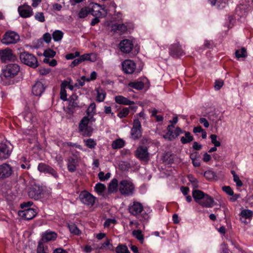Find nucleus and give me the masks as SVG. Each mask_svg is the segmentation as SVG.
<instances>
[{
  "mask_svg": "<svg viewBox=\"0 0 253 253\" xmlns=\"http://www.w3.org/2000/svg\"><path fill=\"white\" fill-rule=\"evenodd\" d=\"M119 191L121 194L125 196H132L135 191L133 183L128 180H123L119 184Z\"/></svg>",
  "mask_w": 253,
  "mask_h": 253,
  "instance_id": "obj_1",
  "label": "nucleus"
},
{
  "mask_svg": "<svg viewBox=\"0 0 253 253\" xmlns=\"http://www.w3.org/2000/svg\"><path fill=\"white\" fill-rule=\"evenodd\" d=\"M21 61L30 67L36 68L39 66L37 58L33 54L28 52H23L20 54Z\"/></svg>",
  "mask_w": 253,
  "mask_h": 253,
  "instance_id": "obj_2",
  "label": "nucleus"
},
{
  "mask_svg": "<svg viewBox=\"0 0 253 253\" xmlns=\"http://www.w3.org/2000/svg\"><path fill=\"white\" fill-rule=\"evenodd\" d=\"M89 123L88 116L84 117L79 123V130L84 136L89 137L92 134L93 128L88 126Z\"/></svg>",
  "mask_w": 253,
  "mask_h": 253,
  "instance_id": "obj_3",
  "label": "nucleus"
},
{
  "mask_svg": "<svg viewBox=\"0 0 253 253\" xmlns=\"http://www.w3.org/2000/svg\"><path fill=\"white\" fill-rule=\"evenodd\" d=\"M20 66L16 63H10L6 65L2 69L3 76L7 79H11L18 75Z\"/></svg>",
  "mask_w": 253,
  "mask_h": 253,
  "instance_id": "obj_4",
  "label": "nucleus"
},
{
  "mask_svg": "<svg viewBox=\"0 0 253 253\" xmlns=\"http://www.w3.org/2000/svg\"><path fill=\"white\" fill-rule=\"evenodd\" d=\"M96 199V197L86 191L81 192L79 195V199L81 203L89 207L94 206Z\"/></svg>",
  "mask_w": 253,
  "mask_h": 253,
  "instance_id": "obj_5",
  "label": "nucleus"
},
{
  "mask_svg": "<svg viewBox=\"0 0 253 253\" xmlns=\"http://www.w3.org/2000/svg\"><path fill=\"white\" fill-rule=\"evenodd\" d=\"M142 129L140 121L137 119L133 120L130 131L131 137L134 140L138 139L142 136Z\"/></svg>",
  "mask_w": 253,
  "mask_h": 253,
  "instance_id": "obj_6",
  "label": "nucleus"
},
{
  "mask_svg": "<svg viewBox=\"0 0 253 253\" xmlns=\"http://www.w3.org/2000/svg\"><path fill=\"white\" fill-rule=\"evenodd\" d=\"M89 6L90 13L95 17H104L107 13V10L97 3H91Z\"/></svg>",
  "mask_w": 253,
  "mask_h": 253,
  "instance_id": "obj_7",
  "label": "nucleus"
},
{
  "mask_svg": "<svg viewBox=\"0 0 253 253\" xmlns=\"http://www.w3.org/2000/svg\"><path fill=\"white\" fill-rule=\"evenodd\" d=\"M135 155L141 161L147 162L150 160V154L145 146H139L135 152Z\"/></svg>",
  "mask_w": 253,
  "mask_h": 253,
  "instance_id": "obj_8",
  "label": "nucleus"
},
{
  "mask_svg": "<svg viewBox=\"0 0 253 253\" xmlns=\"http://www.w3.org/2000/svg\"><path fill=\"white\" fill-rule=\"evenodd\" d=\"M20 40V36L17 33H5L1 40L2 43L8 45L17 42Z\"/></svg>",
  "mask_w": 253,
  "mask_h": 253,
  "instance_id": "obj_9",
  "label": "nucleus"
},
{
  "mask_svg": "<svg viewBox=\"0 0 253 253\" xmlns=\"http://www.w3.org/2000/svg\"><path fill=\"white\" fill-rule=\"evenodd\" d=\"M13 172V168L10 165L4 163L0 165V179L10 177Z\"/></svg>",
  "mask_w": 253,
  "mask_h": 253,
  "instance_id": "obj_10",
  "label": "nucleus"
},
{
  "mask_svg": "<svg viewBox=\"0 0 253 253\" xmlns=\"http://www.w3.org/2000/svg\"><path fill=\"white\" fill-rule=\"evenodd\" d=\"M57 237V234L55 232L47 230L42 233V238L39 242L38 244L42 243L43 245V243L55 241Z\"/></svg>",
  "mask_w": 253,
  "mask_h": 253,
  "instance_id": "obj_11",
  "label": "nucleus"
},
{
  "mask_svg": "<svg viewBox=\"0 0 253 253\" xmlns=\"http://www.w3.org/2000/svg\"><path fill=\"white\" fill-rule=\"evenodd\" d=\"M38 169L41 172L50 174L56 178H58V173L56 170L50 166L44 163H40L38 167Z\"/></svg>",
  "mask_w": 253,
  "mask_h": 253,
  "instance_id": "obj_12",
  "label": "nucleus"
},
{
  "mask_svg": "<svg viewBox=\"0 0 253 253\" xmlns=\"http://www.w3.org/2000/svg\"><path fill=\"white\" fill-rule=\"evenodd\" d=\"M122 65L124 72L128 74H132L136 69L135 63L131 60H125Z\"/></svg>",
  "mask_w": 253,
  "mask_h": 253,
  "instance_id": "obj_13",
  "label": "nucleus"
},
{
  "mask_svg": "<svg viewBox=\"0 0 253 253\" xmlns=\"http://www.w3.org/2000/svg\"><path fill=\"white\" fill-rule=\"evenodd\" d=\"M143 210L142 205L138 202H134L130 204L128 207V211L129 213L134 216L140 214Z\"/></svg>",
  "mask_w": 253,
  "mask_h": 253,
  "instance_id": "obj_14",
  "label": "nucleus"
},
{
  "mask_svg": "<svg viewBox=\"0 0 253 253\" xmlns=\"http://www.w3.org/2000/svg\"><path fill=\"white\" fill-rule=\"evenodd\" d=\"M19 15L23 18L30 17L33 14L31 7L27 4L20 5L18 8Z\"/></svg>",
  "mask_w": 253,
  "mask_h": 253,
  "instance_id": "obj_15",
  "label": "nucleus"
},
{
  "mask_svg": "<svg viewBox=\"0 0 253 253\" xmlns=\"http://www.w3.org/2000/svg\"><path fill=\"white\" fill-rule=\"evenodd\" d=\"M133 47V44L129 40L126 39L122 41L119 44V48L121 51L124 53H129Z\"/></svg>",
  "mask_w": 253,
  "mask_h": 253,
  "instance_id": "obj_16",
  "label": "nucleus"
},
{
  "mask_svg": "<svg viewBox=\"0 0 253 253\" xmlns=\"http://www.w3.org/2000/svg\"><path fill=\"white\" fill-rule=\"evenodd\" d=\"M14 59V56L10 49L7 48L0 50V60L2 62H6L7 61L12 60Z\"/></svg>",
  "mask_w": 253,
  "mask_h": 253,
  "instance_id": "obj_17",
  "label": "nucleus"
},
{
  "mask_svg": "<svg viewBox=\"0 0 253 253\" xmlns=\"http://www.w3.org/2000/svg\"><path fill=\"white\" fill-rule=\"evenodd\" d=\"M169 49L170 55L173 57H177L184 54V51L178 43L172 44Z\"/></svg>",
  "mask_w": 253,
  "mask_h": 253,
  "instance_id": "obj_18",
  "label": "nucleus"
},
{
  "mask_svg": "<svg viewBox=\"0 0 253 253\" xmlns=\"http://www.w3.org/2000/svg\"><path fill=\"white\" fill-rule=\"evenodd\" d=\"M42 192V189L38 185H33L29 189L28 191L29 196L35 200H38Z\"/></svg>",
  "mask_w": 253,
  "mask_h": 253,
  "instance_id": "obj_19",
  "label": "nucleus"
},
{
  "mask_svg": "<svg viewBox=\"0 0 253 253\" xmlns=\"http://www.w3.org/2000/svg\"><path fill=\"white\" fill-rule=\"evenodd\" d=\"M11 150L4 143H0V160L7 159L10 156Z\"/></svg>",
  "mask_w": 253,
  "mask_h": 253,
  "instance_id": "obj_20",
  "label": "nucleus"
},
{
  "mask_svg": "<svg viewBox=\"0 0 253 253\" xmlns=\"http://www.w3.org/2000/svg\"><path fill=\"white\" fill-rule=\"evenodd\" d=\"M19 215L24 218L26 220H31L35 217L36 215V212L35 210L32 208H28L23 211H21L19 213Z\"/></svg>",
  "mask_w": 253,
  "mask_h": 253,
  "instance_id": "obj_21",
  "label": "nucleus"
},
{
  "mask_svg": "<svg viewBox=\"0 0 253 253\" xmlns=\"http://www.w3.org/2000/svg\"><path fill=\"white\" fill-rule=\"evenodd\" d=\"M45 87L43 84L40 82H37L32 87V93L35 96H41L44 92Z\"/></svg>",
  "mask_w": 253,
  "mask_h": 253,
  "instance_id": "obj_22",
  "label": "nucleus"
},
{
  "mask_svg": "<svg viewBox=\"0 0 253 253\" xmlns=\"http://www.w3.org/2000/svg\"><path fill=\"white\" fill-rule=\"evenodd\" d=\"M132 25L129 24L126 25L124 24H114L112 26V31L113 32H116L117 31L120 32H126L131 29Z\"/></svg>",
  "mask_w": 253,
  "mask_h": 253,
  "instance_id": "obj_23",
  "label": "nucleus"
},
{
  "mask_svg": "<svg viewBox=\"0 0 253 253\" xmlns=\"http://www.w3.org/2000/svg\"><path fill=\"white\" fill-rule=\"evenodd\" d=\"M200 202V205L206 208H211L213 206V198L207 194L205 195L204 198Z\"/></svg>",
  "mask_w": 253,
  "mask_h": 253,
  "instance_id": "obj_24",
  "label": "nucleus"
},
{
  "mask_svg": "<svg viewBox=\"0 0 253 253\" xmlns=\"http://www.w3.org/2000/svg\"><path fill=\"white\" fill-rule=\"evenodd\" d=\"M115 100L116 103L121 105H131L134 104L133 101L130 100L127 98L122 95L116 96L115 98Z\"/></svg>",
  "mask_w": 253,
  "mask_h": 253,
  "instance_id": "obj_25",
  "label": "nucleus"
},
{
  "mask_svg": "<svg viewBox=\"0 0 253 253\" xmlns=\"http://www.w3.org/2000/svg\"><path fill=\"white\" fill-rule=\"evenodd\" d=\"M67 165L68 170L71 172H73L76 170L78 161L73 157H69L68 159Z\"/></svg>",
  "mask_w": 253,
  "mask_h": 253,
  "instance_id": "obj_26",
  "label": "nucleus"
},
{
  "mask_svg": "<svg viewBox=\"0 0 253 253\" xmlns=\"http://www.w3.org/2000/svg\"><path fill=\"white\" fill-rule=\"evenodd\" d=\"M205 194L203 191L197 189L193 190L192 192V196L194 200L199 204L201 202L200 201L204 198Z\"/></svg>",
  "mask_w": 253,
  "mask_h": 253,
  "instance_id": "obj_27",
  "label": "nucleus"
},
{
  "mask_svg": "<svg viewBox=\"0 0 253 253\" xmlns=\"http://www.w3.org/2000/svg\"><path fill=\"white\" fill-rule=\"evenodd\" d=\"M137 108V106H129V107L123 108L118 113V116L121 119L125 118L128 115L130 109L135 111Z\"/></svg>",
  "mask_w": 253,
  "mask_h": 253,
  "instance_id": "obj_28",
  "label": "nucleus"
},
{
  "mask_svg": "<svg viewBox=\"0 0 253 253\" xmlns=\"http://www.w3.org/2000/svg\"><path fill=\"white\" fill-rule=\"evenodd\" d=\"M119 184L118 181L116 178L113 179L108 185V192L110 193L117 192L118 188H119Z\"/></svg>",
  "mask_w": 253,
  "mask_h": 253,
  "instance_id": "obj_29",
  "label": "nucleus"
},
{
  "mask_svg": "<svg viewBox=\"0 0 253 253\" xmlns=\"http://www.w3.org/2000/svg\"><path fill=\"white\" fill-rule=\"evenodd\" d=\"M185 134L184 136H182L180 138L181 142L183 144H185L191 142L194 140L193 136L191 135V133L189 131H184Z\"/></svg>",
  "mask_w": 253,
  "mask_h": 253,
  "instance_id": "obj_30",
  "label": "nucleus"
},
{
  "mask_svg": "<svg viewBox=\"0 0 253 253\" xmlns=\"http://www.w3.org/2000/svg\"><path fill=\"white\" fill-rule=\"evenodd\" d=\"M128 85L129 87L131 88H134L138 90H140L143 88L144 84L142 82L139 81L130 82L128 84Z\"/></svg>",
  "mask_w": 253,
  "mask_h": 253,
  "instance_id": "obj_31",
  "label": "nucleus"
},
{
  "mask_svg": "<svg viewBox=\"0 0 253 253\" xmlns=\"http://www.w3.org/2000/svg\"><path fill=\"white\" fill-rule=\"evenodd\" d=\"M244 8L243 5L239 6L236 8L235 18H237L239 17L241 18L242 17L246 16L247 12L245 10H243Z\"/></svg>",
  "mask_w": 253,
  "mask_h": 253,
  "instance_id": "obj_32",
  "label": "nucleus"
},
{
  "mask_svg": "<svg viewBox=\"0 0 253 253\" xmlns=\"http://www.w3.org/2000/svg\"><path fill=\"white\" fill-rule=\"evenodd\" d=\"M125 142L122 139H117L113 141L112 147L114 149H118L123 148L125 145Z\"/></svg>",
  "mask_w": 253,
  "mask_h": 253,
  "instance_id": "obj_33",
  "label": "nucleus"
},
{
  "mask_svg": "<svg viewBox=\"0 0 253 253\" xmlns=\"http://www.w3.org/2000/svg\"><path fill=\"white\" fill-rule=\"evenodd\" d=\"M82 60V62L84 61H90L91 62H94L96 59V55L93 53L84 54L80 56Z\"/></svg>",
  "mask_w": 253,
  "mask_h": 253,
  "instance_id": "obj_34",
  "label": "nucleus"
},
{
  "mask_svg": "<svg viewBox=\"0 0 253 253\" xmlns=\"http://www.w3.org/2000/svg\"><path fill=\"white\" fill-rule=\"evenodd\" d=\"M78 99V96L76 94H72L70 96L68 99L69 102V106L73 108L78 107L79 106L77 102Z\"/></svg>",
  "mask_w": 253,
  "mask_h": 253,
  "instance_id": "obj_35",
  "label": "nucleus"
},
{
  "mask_svg": "<svg viewBox=\"0 0 253 253\" xmlns=\"http://www.w3.org/2000/svg\"><path fill=\"white\" fill-rule=\"evenodd\" d=\"M132 235L136 238L141 243L144 241V236L140 230H135L132 232Z\"/></svg>",
  "mask_w": 253,
  "mask_h": 253,
  "instance_id": "obj_36",
  "label": "nucleus"
},
{
  "mask_svg": "<svg viewBox=\"0 0 253 253\" xmlns=\"http://www.w3.org/2000/svg\"><path fill=\"white\" fill-rule=\"evenodd\" d=\"M90 13L89 6H87L82 8L78 13L79 18H83L86 17Z\"/></svg>",
  "mask_w": 253,
  "mask_h": 253,
  "instance_id": "obj_37",
  "label": "nucleus"
},
{
  "mask_svg": "<svg viewBox=\"0 0 253 253\" xmlns=\"http://www.w3.org/2000/svg\"><path fill=\"white\" fill-rule=\"evenodd\" d=\"M212 5L223 7L228 0H209Z\"/></svg>",
  "mask_w": 253,
  "mask_h": 253,
  "instance_id": "obj_38",
  "label": "nucleus"
},
{
  "mask_svg": "<svg viewBox=\"0 0 253 253\" xmlns=\"http://www.w3.org/2000/svg\"><path fill=\"white\" fill-rule=\"evenodd\" d=\"M106 189V186L104 184L101 183H97L94 186L95 191L99 194L101 195Z\"/></svg>",
  "mask_w": 253,
  "mask_h": 253,
  "instance_id": "obj_39",
  "label": "nucleus"
},
{
  "mask_svg": "<svg viewBox=\"0 0 253 253\" xmlns=\"http://www.w3.org/2000/svg\"><path fill=\"white\" fill-rule=\"evenodd\" d=\"M235 55L237 58H245L247 56V50L245 47H242L241 50L235 51Z\"/></svg>",
  "mask_w": 253,
  "mask_h": 253,
  "instance_id": "obj_40",
  "label": "nucleus"
},
{
  "mask_svg": "<svg viewBox=\"0 0 253 253\" xmlns=\"http://www.w3.org/2000/svg\"><path fill=\"white\" fill-rule=\"evenodd\" d=\"M116 253H130L127 247L124 245H119L116 248Z\"/></svg>",
  "mask_w": 253,
  "mask_h": 253,
  "instance_id": "obj_41",
  "label": "nucleus"
},
{
  "mask_svg": "<svg viewBox=\"0 0 253 253\" xmlns=\"http://www.w3.org/2000/svg\"><path fill=\"white\" fill-rule=\"evenodd\" d=\"M232 174L233 176V180L236 183V185L238 187H241L243 185V183L241 180L240 179L239 177L237 174H236L235 171L234 170H231V171Z\"/></svg>",
  "mask_w": 253,
  "mask_h": 253,
  "instance_id": "obj_42",
  "label": "nucleus"
},
{
  "mask_svg": "<svg viewBox=\"0 0 253 253\" xmlns=\"http://www.w3.org/2000/svg\"><path fill=\"white\" fill-rule=\"evenodd\" d=\"M204 175L206 179L209 180L214 179L216 177L215 173L211 170L206 171Z\"/></svg>",
  "mask_w": 253,
  "mask_h": 253,
  "instance_id": "obj_43",
  "label": "nucleus"
},
{
  "mask_svg": "<svg viewBox=\"0 0 253 253\" xmlns=\"http://www.w3.org/2000/svg\"><path fill=\"white\" fill-rule=\"evenodd\" d=\"M97 97L96 100L99 102L104 101L105 98L106 93L102 90L97 89Z\"/></svg>",
  "mask_w": 253,
  "mask_h": 253,
  "instance_id": "obj_44",
  "label": "nucleus"
},
{
  "mask_svg": "<svg viewBox=\"0 0 253 253\" xmlns=\"http://www.w3.org/2000/svg\"><path fill=\"white\" fill-rule=\"evenodd\" d=\"M23 116L25 121L29 122H32L34 118L32 113L27 111H25L23 113Z\"/></svg>",
  "mask_w": 253,
  "mask_h": 253,
  "instance_id": "obj_45",
  "label": "nucleus"
},
{
  "mask_svg": "<svg viewBox=\"0 0 253 253\" xmlns=\"http://www.w3.org/2000/svg\"><path fill=\"white\" fill-rule=\"evenodd\" d=\"M241 215L245 219L250 218L253 216V211L249 210H243L241 212Z\"/></svg>",
  "mask_w": 253,
  "mask_h": 253,
  "instance_id": "obj_46",
  "label": "nucleus"
},
{
  "mask_svg": "<svg viewBox=\"0 0 253 253\" xmlns=\"http://www.w3.org/2000/svg\"><path fill=\"white\" fill-rule=\"evenodd\" d=\"M98 176L100 180L101 181H105L109 179L111 177V173L110 172H107L105 175H104V173L103 171H100L98 174Z\"/></svg>",
  "mask_w": 253,
  "mask_h": 253,
  "instance_id": "obj_47",
  "label": "nucleus"
},
{
  "mask_svg": "<svg viewBox=\"0 0 253 253\" xmlns=\"http://www.w3.org/2000/svg\"><path fill=\"white\" fill-rule=\"evenodd\" d=\"M84 142H85V145L90 149L94 148L96 145V143L94 139L91 138L84 140Z\"/></svg>",
  "mask_w": 253,
  "mask_h": 253,
  "instance_id": "obj_48",
  "label": "nucleus"
},
{
  "mask_svg": "<svg viewBox=\"0 0 253 253\" xmlns=\"http://www.w3.org/2000/svg\"><path fill=\"white\" fill-rule=\"evenodd\" d=\"M188 178L194 188H197L199 187L198 180L192 175H189Z\"/></svg>",
  "mask_w": 253,
  "mask_h": 253,
  "instance_id": "obj_49",
  "label": "nucleus"
},
{
  "mask_svg": "<svg viewBox=\"0 0 253 253\" xmlns=\"http://www.w3.org/2000/svg\"><path fill=\"white\" fill-rule=\"evenodd\" d=\"M56 52L52 49L45 50L43 53L44 57L47 58H52L55 56Z\"/></svg>",
  "mask_w": 253,
  "mask_h": 253,
  "instance_id": "obj_50",
  "label": "nucleus"
},
{
  "mask_svg": "<svg viewBox=\"0 0 253 253\" xmlns=\"http://www.w3.org/2000/svg\"><path fill=\"white\" fill-rule=\"evenodd\" d=\"M167 132L163 135V137L169 141H172L174 140L173 132L172 130H167Z\"/></svg>",
  "mask_w": 253,
  "mask_h": 253,
  "instance_id": "obj_51",
  "label": "nucleus"
},
{
  "mask_svg": "<svg viewBox=\"0 0 253 253\" xmlns=\"http://www.w3.org/2000/svg\"><path fill=\"white\" fill-rule=\"evenodd\" d=\"M69 229L70 232L72 233H74L76 235H78L79 234L80 230L77 228V226L74 224H71L68 225Z\"/></svg>",
  "mask_w": 253,
  "mask_h": 253,
  "instance_id": "obj_52",
  "label": "nucleus"
},
{
  "mask_svg": "<svg viewBox=\"0 0 253 253\" xmlns=\"http://www.w3.org/2000/svg\"><path fill=\"white\" fill-rule=\"evenodd\" d=\"M217 136L215 134H211L210 136L211 143L215 146L219 147L221 145V143L219 141L217 140Z\"/></svg>",
  "mask_w": 253,
  "mask_h": 253,
  "instance_id": "obj_53",
  "label": "nucleus"
},
{
  "mask_svg": "<svg viewBox=\"0 0 253 253\" xmlns=\"http://www.w3.org/2000/svg\"><path fill=\"white\" fill-rule=\"evenodd\" d=\"M95 108H96V105L95 104V103L93 102V103H91L89 107H88L87 109V116H90V114H91L92 113H94V111L95 110Z\"/></svg>",
  "mask_w": 253,
  "mask_h": 253,
  "instance_id": "obj_54",
  "label": "nucleus"
},
{
  "mask_svg": "<svg viewBox=\"0 0 253 253\" xmlns=\"http://www.w3.org/2000/svg\"><path fill=\"white\" fill-rule=\"evenodd\" d=\"M52 37L54 41H59L63 38V33H52Z\"/></svg>",
  "mask_w": 253,
  "mask_h": 253,
  "instance_id": "obj_55",
  "label": "nucleus"
},
{
  "mask_svg": "<svg viewBox=\"0 0 253 253\" xmlns=\"http://www.w3.org/2000/svg\"><path fill=\"white\" fill-rule=\"evenodd\" d=\"M43 62L44 63L48 64L52 67H54L57 65V61L54 59L50 60L49 58H45L43 59Z\"/></svg>",
  "mask_w": 253,
  "mask_h": 253,
  "instance_id": "obj_56",
  "label": "nucleus"
},
{
  "mask_svg": "<svg viewBox=\"0 0 253 253\" xmlns=\"http://www.w3.org/2000/svg\"><path fill=\"white\" fill-rule=\"evenodd\" d=\"M117 222V221L115 219L108 218L104 223V226L105 227H108L111 224H115Z\"/></svg>",
  "mask_w": 253,
  "mask_h": 253,
  "instance_id": "obj_57",
  "label": "nucleus"
},
{
  "mask_svg": "<svg viewBox=\"0 0 253 253\" xmlns=\"http://www.w3.org/2000/svg\"><path fill=\"white\" fill-rule=\"evenodd\" d=\"M60 95L61 99L63 101H65L68 100L67 97V94L65 89L60 88Z\"/></svg>",
  "mask_w": 253,
  "mask_h": 253,
  "instance_id": "obj_58",
  "label": "nucleus"
},
{
  "mask_svg": "<svg viewBox=\"0 0 253 253\" xmlns=\"http://www.w3.org/2000/svg\"><path fill=\"white\" fill-rule=\"evenodd\" d=\"M35 19L40 22H42L44 21V16L42 12H38L35 15Z\"/></svg>",
  "mask_w": 253,
  "mask_h": 253,
  "instance_id": "obj_59",
  "label": "nucleus"
},
{
  "mask_svg": "<svg viewBox=\"0 0 253 253\" xmlns=\"http://www.w3.org/2000/svg\"><path fill=\"white\" fill-rule=\"evenodd\" d=\"M42 39L43 42L44 41L46 43H49L51 40L50 34L49 33H45L43 35Z\"/></svg>",
  "mask_w": 253,
  "mask_h": 253,
  "instance_id": "obj_60",
  "label": "nucleus"
},
{
  "mask_svg": "<svg viewBox=\"0 0 253 253\" xmlns=\"http://www.w3.org/2000/svg\"><path fill=\"white\" fill-rule=\"evenodd\" d=\"M223 85V82L222 80H217L215 82L214 88L216 90H219Z\"/></svg>",
  "mask_w": 253,
  "mask_h": 253,
  "instance_id": "obj_61",
  "label": "nucleus"
},
{
  "mask_svg": "<svg viewBox=\"0 0 253 253\" xmlns=\"http://www.w3.org/2000/svg\"><path fill=\"white\" fill-rule=\"evenodd\" d=\"M184 131H183L180 127H177L173 132L174 139L178 137L180 134L183 133Z\"/></svg>",
  "mask_w": 253,
  "mask_h": 253,
  "instance_id": "obj_62",
  "label": "nucleus"
},
{
  "mask_svg": "<svg viewBox=\"0 0 253 253\" xmlns=\"http://www.w3.org/2000/svg\"><path fill=\"white\" fill-rule=\"evenodd\" d=\"M43 43V41L42 39H40L36 42L33 43V47L37 49L42 46Z\"/></svg>",
  "mask_w": 253,
  "mask_h": 253,
  "instance_id": "obj_63",
  "label": "nucleus"
},
{
  "mask_svg": "<svg viewBox=\"0 0 253 253\" xmlns=\"http://www.w3.org/2000/svg\"><path fill=\"white\" fill-rule=\"evenodd\" d=\"M37 253H47L44 251V246L42 243L38 245Z\"/></svg>",
  "mask_w": 253,
  "mask_h": 253,
  "instance_id": "obj_64",
  "label": "nucleus"
}]
</instances>
